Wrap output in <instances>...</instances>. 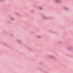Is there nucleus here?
<instances>
[{"label": "nucleus", "instance_id": "f257e3e1", "mask_svg": "<svg viewBox=\"0 0 73 73\" xmlns=\"http://www.w3.org/2000/svg\"><path fill=\"white\" fill-rule=\"evenodd\" d=\"M48 57H49V58H54V57L52 55H49L48 56Z\"/></svg>", "mask_w": 73, "mask_h": 73}, {"label": "nucleus", "instance_id": "f03ea898", "mask_svg": "<svg viewBox=\"0 0 73 73\" xmlns=\"http://www.w3.org/2000/svg\"><path fill=\"white\" fill-rule=\"evenodd\" d=\"M55 2L56 3H59V2H60V1H59V0H55Z\"/></svg>", "mask_w": 73, "mask_h": 73}, {"label": "nucleus", "instance_id": "7ed1b4c3", "mask_svg": "<svg viewBox=\"0 0 73 73\" xmlns=\"http://www.w3.org/2000/svg\"><path fill=\"white\" fill-rule=\"evenodd\" d=\"M39 9H42V7H39Z\"/></svg>", "mask_w": 73, "mask_h": 73}, {"label": "nucleus", "instance_id": "20e7f679", "mask_svg": "<svg viewBox=\"0 0 73 73\" xmlns=\"http://www.w3.org/2000/svg\"><path fill=\"white\" fill-rule=\"evenodd\" d=\"M37 37H38V38L41 37V36H38Z\"/></svg>", "mask_w": 73, "mask_h": 73}, {"label": "nucleus", "instance_id": "39448f33", "mask_svg": "<svg viewBox=\"0 0 73 73\" xmlns=\"http://www.w3.org/2000/svg\"><path fill=\"white\" fill-rule=\"evenodd\" d=\"M70 47H69L68 48V49H70Z\"/></svg>", "mask_w": 73, "mask_h": 73}, {"label": "nucleus", "instance_id": "423d86ee", "mask_svg": "<svg viewBox=\"0 0 73 73\" xmlns=\"http://www.w3.org/2000/svg\"><path fill=\"white\" fill-rule=\"evenodd\" d=\"M13 19H12V20H13Z\"/></svg>", "mask_w": 73, "mask_h": 73}]
</instances>
